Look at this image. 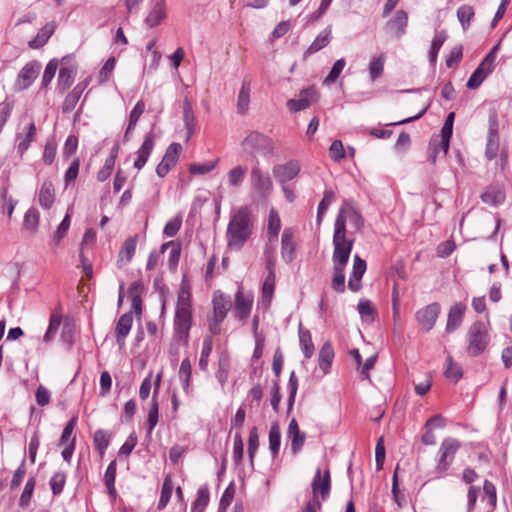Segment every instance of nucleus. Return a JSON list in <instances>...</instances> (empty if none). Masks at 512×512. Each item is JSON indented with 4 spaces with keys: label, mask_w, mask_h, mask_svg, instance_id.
Returning <instances> with one entry per match:
<instances>
[{
    "label": "nucleus",
    "mask_w": 512,
    "mask_h": 512,
    "mask_svg": "<svg viewBox=\"0 0 512 512\" xmlns=\"http://www.w3.org/2000/svg\"><path fill=\"white\" fill-rule=\"evenodd\" d=\"M312 488V497H321L322 501L328 499L331 489V479H330V471L326 469L324 471L323 476L321 475V470L318 468L316 470L315 476L311 483Z\"/></svg>",
    "instance_id": "obj_14"
},
{
    "label": "nucleus",
    "mask_w": 512,
    "mask_h": 512,
    "mask_svg": "<svg viewBox=\"0 0 512 512\" xmlns=\"http://www.w3.org/2000/svg\"><path fill=\"white\" fill-rule=\"evenodd\" d=\"M247 171V167L242 165H237L230 169L227 173L229 186L233 188L240 187L244 182Z\"/></svg>",
    "instance_id": "obj_42"
},
{
    "label": "nucleus",
    "mask_w": 512,
    "mask_h": 512,
    "mask_svg": "<svg viewBox=\"0 0 512 512\" xmlns=\"http://www.w3.org/2000/svg\"><path fill=\"white\" fill-rule=\"evenodd\" d=\"M446 39H447V34L445 31H441L433 38V40L431 42L430 49H429V53H428L429 61L432 64L436 63L439 50L441 49V47L444 44V42L446 41Z\"/></svg>",
    "instance_id": "obj_48"
},
{
    "label": "nucleus",
    "mask_w": 512,
    "mask_h": 512,
    "mask_svg": "<svg viewBox=\"0 0 512 512\" xmlns=\"http://www.w3.org/2000/svg\"><path fill=\"white\" fill-rule=\"evenodd\" d=\"M36 485V479L34 476L29 477L27 480L24 490L20 496L19 505L21 507H27L30 503L31 497L33 495V491Z\"/></svg>",
    "instance_id": "obj_57"
},
{
    "label": "nucleus",
    "mask_w": 512,
    "mask_h": 512,
    "mask_svg": "<svg viewBox=\"0 0 512 512\" xmlns=\"http://www.w3.org/2000/svg\"><path fill=\"white\" fill-rule=\"evenodd\" d=\"M173 482L170 475H167L164 479L162 489H161V495L158 502V509H163L166 507L168 502L171 499L172 492H173Z\"/></svg>",
    "instance_id": "obj_49"
},
{
    "label": "nucleus",
    "mask_w": 512,
    "mask_h": 512,
    "mask_svg": "<svg viewBox=\"0 0 512 512\" xmlns=\"http://www.w3.org/2000/svg\"><path fill=\"white\" fill-rule=\"evenodd\" d=\"M41 68L42 65L37 60H32L26 63L16 77L14 90L21 92L28 89L39 76Z\"/></svg>",
    "instance_id": "obj_7"
},
{
    "label": "nucleus",
    "mask_w": 512,
    "mask_h": 512,
    "mask_svg": "<svg viewBox=\"0 0 512 512\" xmlns=\"http://www.w3.org/2000/svg\"><path fill=\"white\" fill-rule=\"evenodd\" d=\"M133 323L132 312L124 313L118 319L115 327V336L117 344L122 347L125 345V339L128 336Z\"/></svg>",
    "instance_id": "obj_21"
},
{
    "label": "nucleus",
    "mask_w": 512,
    "mask_h": 512,
    "mask_svg": "<svg viewBox=\"0 0 512 512\" xmlns=\"http://www.w3.org/2000/svg\"><path fill=\"white\" fill-rule=\"evenodd\" d=\"M250 184L252 189L261 197H267L273 189L271 177L262 171L258 161L251 168Z\"/></svg>",
    "instance_id": "obj_8"
},
{
    "label": "nucleus",
    "mask_w": 512,
    "mask_h": 512,
    "mask_svg": "<svg viewBox=\"0 0 512 512\" xmlns=\"http://www.w3.org/2000/svg\"><path fill=\"white\" fill-rule=\"evenodd\" d=\"M408 25V14L404 10H398L385 26L388 34L400 39L405 33Z\"/></svg>",
    "instance_id": "obj_16"
},
{
    "label": "nucleus",
    "mask_w": 512,
    "mask_h": 512,
    "mask_svg": "<svg viewBox=\"0 0 512 512\" xmlns=\"http://www.w3.org/2000/svg\"><path fill=\"white\" fill-rule=\"evenodd\" d=\"M36 135V126L34 122H31L25 133H19L17 135V149L18 151L23 154L29 147L30 143L34 140Z\"/></svg>",
    "instance_id": "obj_39"
},
{
    "label": "nucleus",
    "mask_w": 512,
    "mask_h": 512,
    "mask_svg": "<svg viewBox=\"0 0 512 512\" xmlns=\"http://www.w3.org/2000/svg\"><path fill=\"white\" fill-rule=\"evenodd\" d=\"M465 310V305L460 302L455 303L450 308L445 329L447 333H452L453 331L460 327L463 321Z\"/></svg>",
    "instance_id": "obj_24"
},
{
    "label": "nucleus",
    "mask_w": 512,
    "mask_h": 512,
    "mask_svg": "<svg viewBox=\"0 0 512 512\" xmlns=\"http://www.w3.org/2000/svg\"><path fill=\"white\" fill-rule=\"evenodd\" d=\"M445 376L449 381L457 382L463 375L462 368L456 364L451 356L446 359Z\"/></svg>",
    "instance_id": "obj_53"
},
{
    "label": "nucleus",
    "mask_w": 512,
    "mask_h": 512,
    "mask_svg": "<svg viewBox=\"0 0 512 512\" xmlns=\"http://www.w3.org/2000/svg\"><path fill=\"white\" fill-rule=\"evenodd\" d=\"M54 31L55 24L53 22L47 23L45 26L41 28L37 35L29 41V47L32 49H39L43 47L49 40V38L53 35Z\"/></svg>",
    "instance_id": "obj_34"
},
{
    "label": "nucleus",
    "mask_w": 512,
    "mask_h": 512,
    "mask_svg": "<svg viewBox=\"0 0 512 512\" xmlns=\"http://www.w3.org/2000/svg\"><path fill=\"white\" fill-rule=\"evenodd\" d=\"M334 359V349L330 342L323 344L319 351V368L324 374L328 373Z\"/></svg>",
    "instance_id": "obj_35"
},
{
    "label": "nucleus",
    "mask_w": 512,
    "mask_h": 512,
    "mask_svg": "<svg viewBox=\"0 0 512 512\" xmlns=\"http://www.w3.org/2000/svg\"><path fill=\"white\" fill-rule=\"evenodd\" d=\"M331 41V28L327 27L321 31L304 53V58L320 51Z\"/></svg>",
    "instance_id": "obj_31"
},
{
    "label": "nucleus",
    "mask_w": 512,
    "mask_h": 512,
    "mask_svg": "<svg viewBox=\"0 0 512 512\" xmlns=\"http://www.w3.org/2000/svg\"><path fill=\"white\" fill-rule=\"evenodd\" d=\"M139 236L137 234L128 237L121 246L118 254V265H126L131 262L136 251Z\"/></svg>",
    "instance_id": "obj_23"
},
{
    "label": "nucleus",
    "mask_w": 512,
    "mask_h": 512,
    "mask_svg": "<svg viewBox=\"0 0 512 512\" xmlns=\"http://www.w3.org/2000/svg\"><path fill=\"white\" fill-rule=\"evenodd\" d=\"M481 200L486 204L496 206L504 202L505 193L499 187L490 186L481 194Z\"/></svg>",
    "instance_id": "obj_38"
},
{
    "label": "nucleus",
    "mask_w": 512,
    "mask_h": 512,
    "mask_svg": "<svg viewBox=\"0 0 512 512\" xmlns=\"http://www.w3.org/2000/svg\"><path fill=\"white\" fill-rule=\"evenodd\" d=\"M183 122L186 129V141H189L195 132L196 117L188 98L183 101Z\"/></svg>",
    "instance_id": "obj_29"
},
{
    "label": "nucleus",
    "mask_w": 512,
    "mask_h": 512,
    "mask_svg": "<svg viewBox=\"0 0 512 512\" xmlns=\"http://www.w3.org/2000/svg\"><path fill=\"white\" fill-rule=\"evenodd\" d=\"M499 123L498 116L495 111H491L489 114V131L486 144V157L489 160L494 159L497 156L499 149Z\"/></svg>",
    "instance_id": "obj_11"
},
{
    "label": "nucleus",
    "mask_w": 512,
    "mask_h": 512,
    "mask_svg": "<svg viewBox=\"0 0 512 512\" xmlns=\"http://www.w3.org/2000/svg\"><path fill=\"white\" fill-rule=\"evenodd\" d=\"M353 243V239L346 238V227L342 218L335 219L332 257H350Z\"/></svg>",
    "instance_id": "obj_5"
},
{
    "label": "nucleus",
    "mask_w": 512,
    "mask_h": 512,
    "mask_svg": "<svg viewBox=\"0 0 512 512\" xmlns=\"http://www.w3.org/2000/svg\"><path fill=\"white\" fill-rule=\"evenodd\" d=\"M467 341V350L471 356H478L483 353L489 342L486 325L481 321L473 323L468 330Z\"/></svg>",
    "instance_id": "obj_4"
},
{
    "label": "nucleus",
    "mask_w": 512,
    "mask_h": 512,
    "mask_svg": "<svg viewBox=\"0 0 512 512\" xmlns=\"http://www.w3.org/2000/svg\"><path fill=\"white\" fill-rule=\"evenodd\" d=\"M460 447L461 442L455 438L448 437L442 441L438 451L439 458L435 468L438 473H443L448 470Z\"/></svg>",
    "instance_id": "obj_6"
},
{
    "label": "nucleus",
    "mask_w": 512,
    "mask_h": 512,
    "mask_svg": "<svg viewBox=\"0 0 512 512\" xmlns=\"http://www.w3.org/2000/svg\"><path fill=\"white\" fill-rule=\"evenodd\" d=\"M275 289V273H267L262 285V299L267 305L270 304Z\"/></svg>",
    "instance_id": "obj_51"
},
{
    "label": "nucleus",
    "mask_w": 512,
    "mask_h": 512,
    "mask_svg": "<svg viewBox=\"0 0 512 512\" xmlns=\"http://www.w3.org/2000/svg\"><path fill=\"white\" fill-rule=\"evenodd\" d=\"M192 375V366L188 358L182 360L179 368V379L182 383L183 390L186 394L189 393L190 380Z\"/></svg>",
    "instance_id": "obj_46"
},
{
    "label": "nucleus",
    "mask_w": 512,
    "mask_h": 512,
    "mask_svg": "<svg viewBox=\"0 0 512 512\" xmlns=\"http://www.w3.org/2000/svg\"><path fill=\"white\" fill-rule=\"evenodd\" d=\"M39 217V212L36 208H29L24 216V228L35 232L39 224Z\"/></svg>",
    "instance_id": "obj_56"
},
{
    "label": "nucleus",
    "mask_w": 512,
    "mask_h": 512,
    "mask_svg": "<svg viewBox=\"0 0 512 512\" xmlns=\"http://www.w3.org/2000/svg\"><path fill=\"white\" fill-rule=\"evenodd\" d=\"M167 17L166 3L165 0H157L151 10L149 11L147 17L145 18V24L154 28L161 24V22Z\"/></svg>",
    "instance_id": "obj_22"
},
{
    "label": "nucleus",
    "mask_w": 512,
    "mask_h": 512,
    "mask_svg": "<svg viewBox=\"0 0 512 512\" xmlns=\"http://www.w3.org/2000/svg\"><path fill=\"white\" fill-rule=\"evenodd\" d=\"M57 68H58V61L56 59H52L48 62V64L45 67V70H44V73L42 76V81H41V85L43 88H46L51 83L52 79L55 76Z\"/></svg>",
    "instance_id": "obj_64"
},
{
    "label": "nucleus",
    "mask_w": 512,
    "mask_h": 512,
    "mask_svg": "<svg viewBox=\"0 0 512 512\" xmlns=\"http://www.w3.org/2000/svg\"><path fill=\"white\" fill-rule=\"evenodd\" d=\"M301 170L300 163L297 160H289L284 164H277L273 167L272 173L277 182L284 186L289 181L296 178Z\"/></svg>",
    "instance_id": "obj_10"
},
{
    "label": "nucleus",
    "mask_w": 512,
    "mask_h": 512,
    "mask_svg": "<svg viewBox=\"0 0 512 512\" xmlns=\"http://www.w3.org/2000/svg\"><path fill=\"white\" fill-rule=\"evenodd\" d=\"M281 257L287 263H291L296 257V246L293 228H285L281 236Z\"/></svg>",
    "instance_id": "obj_17"
},
{
    "label": "nucleus",
    "mask_w": 512,
    "mask_h": 512,
    "mask_svg": "<svg viewBox=\"0 0 512 512\" xmlns=\"http://www.w3.org/2000/svg\"><path fill=\"white\" fill-rule=\"evenodd\" d=\"M475 15L474 9L470 5H461L457 9V18L462 25L463 30H467L471 20Z\"/></svg>",
    "instance_id": "obj_52"
},
{
    "label": "nucleus",
    "mask_w": 512,
    "mask_h": 512,
    "mask_svg": "<svg viewBox=\"0 0 512 512\" xmlns=\"http://www.w3.org/2000/svg\"><path fill=\"white\" fill-rule=\"evenodd\" d=\"M60 324L61 316L57 314H52L50 316L48 329L43 337V342L49 343L54 338L59 329Z\"/></svg>",
    "instance_id": "obj_60"
},
{
    "label": "nucleus",
    "mask_w": 512,
    "mask_h": 512,
    "mask_svg": "<svg viewBox=\"0 0 512 512\" xmlns=\"http://www.w3.org/2000/svg\"><path fill=\"white\" fill-rule=\"evenodd\" d=\"M259 447V435L257 427H252L249 431L248 438V455L250 462L253 463L257 449Z\"/></svg>",
    "instance_id": "obj_59"
},
{
    "label": "nucleus",
    "mask_w": 512,
    "mask_h": 512,
    "mask_svg": "<svg viewBox=\"0 0 512 512\" xmlns=\"http://www.w3.org/2000/svg\"><path fill=\"white\" fill-rule=\"evenodd\" d=\"M251 83L243 80L237 99V110L240 114H245L249 109Z\"/></svg>",
    "instance_id": "obj_36"
},
{
    "label": "nucleus",
    "mask_w": 512,
    "mask_h": 512,
    "mask_svg": "<svg viewBox=\"0 0 512 512\" xmlns=\"http://www.w3.org/2000/svg\"><path fill=\"white\" fill-rule=\"evenodd\" d=\"M441 312V307L438 303H431L416 312V320L422 330L430 331Z\"/></svg>",
    "instance_id": "obj_13"
},
{
    "label": "nucleus",
    "mask_w": 512,
    "mask_h": 512,
    "mask_svg": "<svg viewBox=\"0 0 512 512\" xmlns=\"http://www.w3.org/2000/svg\"><path fill=\"white\" fill-rule=\"evenodd\" d=\"M242 150L256 157V155H262L265 158L273 157L275 155V142L266 134L259 131H250L245 138L241 141Z\"/></svg>",
    "instance_id": "obj_3"
},
{
    "label": "nucleus",
    "mask_w": 512,
    "mask_h": 512,
    "mask_svg": "<svg viewBox=\"0 0 512 512\" xmlns=\"http://www.w3.org/2000/svg\"><path fill=\"white\" fill-rule=\"evenodd\" d=\"M235 495V484L231 482L223 492L219 502V512H225L233 501Z\"/></svg>",
    "instance_id": "obj_63"
},
{
    "label": "nucleus",
    "mask_w": 512,
    "mask_h": 512,
    "mask_svg": "<svg viewBox=\"0 0 512 512\" xmlns=\"http://www.w3.org/2000/svg\"><path fill=\"white\" fill-rule=\"evenodd\" d=\"M345 65H346V61H345L344 58L338 59L334 63V65H333L331 71L329 72V74L324 79L323 84L324 85H331L332 83H334L338 79L340 74L342 73Z\"/></svg>",
    "instance_id": "obj_58"
},
{
    "label": "nucleus",
    "mask_w": 512,
    "mask_h": 512,
    "mask_svg": "<svg viewBox=\"0 0 512 512\" xmlns=\"http://www.w3.org/2000/svg\"><path fill=\"white\" fill-rule=\"evenodd\" d=\"M366 267V262L356 254L353 258V268L348 280V288L351 291L358 292L361 289V279Z\"/></svg>",
    "instance_id": "obj_18"
},
{
    "label": "nucleus",
    "mask_w": 512,
    "mask_h": 512,
    "mask_svg": "<svg viewBox=\"0 0 512 512\" xmlns=\"http://www.w3.org/2000/svg\"><path fill=\"white\" fill-rule=\"evenodd\" d=\"M116 470H117V464L116 460H113L109 463L105 474H104V483L108 490V494L112 498H116V489H115V479H116Z\"/></svg>",
    "instance_id": "obj_43"
},
{
    "label": "nucleus",
    "mask_w": 512,
    "mask_h": 512,
    "mask_svg": "<svg viewBox=\"0 0 512 512\" xmlns=\"http://www.w3.org/2000/svg\"><path fill=\"white\" fill-rule=\"evenodd\" d=\"M144 110H145V103L142 100H139L135 104L132 111L130 112L129 124L126 129L125 135H124L125 139L128 138L129 133L135 128V126H136L137 122L139 121L141 115L143 114Z\"/></svg>",
    "instance_id": "obj_47"
},
{
    "label": "nucleus",
    "mask_w": 512,
    "mask_h": 512,
    "mask_svg": "<svg viewBox=\"0 0 512 512\" xmlns=\"http://www.w3.org/2000/svg\"><path fill=\"white\" fill-rule=\"evenodd\" d=\"M385 55L373 56L368 65V71L371 81H376L384 72Z\"/></svg>",
    "instance_id": "obj_40"
},
{
    "label": "nucleus",
    "mask_w": 512,
    "mask_h": 512,
    "mask_svg": "<svg viewBox=\"0 0 512 512\" xmlns=\"http://www.w3.org/2000/svg\"><path fill=\"white\" fill-rule=\"evenodd\" d=\"M287 438L290 441L292 453L296 455L305 443L306 434L299 429L295 418H293L288 425Z\"/></svg>",
    "instance_id": "obj_19"
},
{
    "label": "nucleus",
    "mask_w": 512,
    "mask_h": 512,
    "mask_svg": "<svg viewBox=\"0 0 512 512\" xmlns=\"http://www.w3.org/2000/svg\"><path fill=\"white\" fill-rule=\"evenodd\" d=\"M342 218L343 224L349 223L355 228L356 231H360L363 227V218L359 211L356 209L354 202L350 199H345L339 208L336 219Z\"/></svg>",
    "instance_id": "obj_12"
},
{
    "label": "nucleus",
    "mask_w": 512,
    "mask_h": 512,
    "mask_svg": "<svg viewBox=\"0 0 512 512\" xmlns=\"http://www.w3.org/2000/svg\"><path fill=\"white\" fill-rule=\"evenodd\" d=\"M491 72H492L491 70H487V68L485 66H482L481 64H479V66L474 70V72L468 79L467 84H466L467 87L469 89L478 88Z\"/></svg>",
    "instance_id": "obj_45"
},
{
    "label": "nucleus",
    "mask_w": 512,
    "mask_h": 512,
    "mask_svg": "<svg viewBox=\"0 0 512 512\" xmlns=\"http://www.w3.org/2000/svg\"><path fill=\"white\" fill-rule=\"evenodd\" d=\"M212 303L213 317L217 318L218 320H224L227 312L231 308L230 297L218 291L214 293Z\"/></svg>",
    "instance_id": "obj_25"
},
{
    "label": "nucleus",
    "mask_w": 512,
    "mask_h": 512,
    "mask_svg": "<svg viewBox=\"0 0 512 512\" xmlns=\"http://www.w3.org/2000/svg\"><path fill=\"white\" fill-rule=\"evenodd\" d=\"M298 332L301 350L304 354V357L309 359L313 356L315 350L311 333L308 329L304 328L301 323L299 324Z\"/></svg>",
    "instance_id": "obj_33"
},
{
    "label": "nucleus",
    "mask_w": 512,
    "mask_h": 512,
    "mask_svg": "<svg viewBox=\"0 0 512 512\" xmlns=\"http://www.w3.org/2000/svg\"><path fill=\"white\" fill-rule=\"evenodd\" d=\"M348 260L349 257H332L333 278L331 286L338 293L345 291V267Z\"/></svg>",
    "instance_id": "obj_15"
},
{
    "label": "nucleus",
    "mask_w": 512,
    "mask_h": 512,
    "mask_svg": "<svg viewBox=\"0 0 512 512\" xmlns=\"http://www.w3.org/2000/svg\"><path fill=\"white\" fill-rule=\"evenodd\" d=\"M253 233L252 211L249 206H240L231 211L226 230L227 245L239 251Z\"/></svg>",
    "instance_id": "obj_1"
},
{
    "label": "nucleus",
    "mask_w": 512,
    "mask_h": 512,
    "mask_svg": "<svg viewBox=\"0 0 512 512\" xmlns=\"http://www.w3.org/2000/svg\"><path fill=\"white\" fill-rule=\"evenodd\" d=\"M168 247H172L169 255L168 264L171 269H174L178 265L181 254V248L179 245L175 244L174 241H169L162 244L161 252H164Z\"/></svg>",
    "instance_id": "obj_55"
},
{
    "label": "nucleus",
    "mask_w": 512,
    "mask_h": 512,
    "mask_svg": "<svg viewBox=\"0 0 512 512\" xmlns=\"http://www.w3.org/2000/svg\"><path fill=\"white\" fill-rule=\"evenodd\" d=\"M335 198V194L332 190H325L323 199L318 205L317 209V225L319 226L322 222L323 216L325 215L326 211L328 210L329 205Z\"/></svg>",
    "instance_id": "obj_54"
},
{
    "label": "nucleus",
    "mask_w": 512,
    "mask_h": 512,
    "mask_svg": "<svg viewBox=\"0 0 512 512\" xmlns=\"http://www.w3.org/2000/svg\"><path fill=\"white\" fill-rule=\"evenodd\" d=\"M192 325L191 288L184 279L180 285L174 318V330L179 339H186Z\"/></svg>",
    "instance_id": "obj_2"
},
{
    "label": "nucleus",
    "mask_w": 512,
    "mask_h": 512,
    "mask_svg": "<svg viewBox=\"0 0 512 512\" xmlns=\"http://www.w3.org/2000/svg\"><path fill=\"white\" fill-rule=\"evenodd\" d=\"M252 303V297L250 295H245L242 289L239 288L235 295V311L240 319H245L249 316Z\"/></svg>",
    "instance_id": "obj_27"
},
{
    "label": "nucleus",
    "mask_w": 512,
    "mask_h": 512,
    "mask_svg": "<svg viewBox=\"0 0 512 512\" xmlns=\"http://www.w3.org/2000/svg\"><path fill=\"white\" fill-rule=\"evenodd\" d=\"M115 64H116V60L114 57H110L107 59V61L104 63V65L102 66V68L99 71V75H98L99 84H104L105 82H107L110 79V77L113 73V70L115 68Z\"/></svg>",
    "instance_id": "obj_62"
},
{
    "label": "nucleus",
    "mask_w": 512,
    "mask_h": 512,
    "mask_svg": "<svg viewBox=\"0 0 512 512\" xmlns=\"http://www.w3.org/2000/svg\"><path fill=\"white\" fill-rule=\"evenodd\" d=\"M280 229H281V220H280L279 214L274 208H271L269 211L268 223H267V238H268L269 243L272 244L277 241Z\"/></svg>",
    "instance_id": "obj_32"
},
{
    "label": "nucleus",
    "mask_w": 512,
    "mask_h": 512,
    "mask_svg": "<svg viewBox=\"0 0 512 512\" xmlns=\"http://www.w3.org/2000/svg\"><path fill=\"white\" fill-rule=\"evenodd\" d=\"M209 488L208 486L202 485L197 491V497L192 505L191 512H204L205 508L209 504Z\"/></svg>",
    "instance_id": "obj_44"
},
{
    "label": "nucleus",
    "mask_w": 512,
    "mask_h": 512,
    "mask_svg": "<svg viewBox=\"0 0 512 512\" xmlns=\"http://www.w3.org/2000/svg\"><path fill=\"white\" fill-rule=\"evenodd\" d=\"M182 151V146L179 143H171L162 158V161L169 164L170 167H174L178 161L179 155Z\"/></svg>",
    "instance_id": "obj_50"
},
{
    "label": "nucleus",
    "mask_w": 512,
    "mask_h": 512,
    "mask_svg": "<svg viewBox=\"0 0 512 512\" xmlns=\"http://www.w3.org/2000/svg\"><path fill=\"white\" fill-rule=\"evenodd\" d=\"M55 201V188L50 179H46L41 184L38 202L43 209H50Z\"/></svg>",
    "instance_id": "obj_26"
},
{
    "label": "nucleus",
    "mask_w": 512,
    "mask_h": 512,
    "mask_svg": "<svg viewBox=\"0 0 512 512\" xmlns=\"http://www.w3.org/2000/svg\"><path fill=\"white\" fill-rule=\"evenodd\" d=\"M93 441L96 450H98L100 454H104L110 443L107 433L102 429H98L94 433Z\"/></svg>",
    "instance_id": "obj_61"
},
{
    "label": "nucleus",
    "mask_w": 512,
    "mask_h": 512,
    "mask_svg": "<svg viewBox=\"0 0 512 512\" xmlns=\"http://www.w3.org/2000/svg\"><path fill=\"white\" fill-rule=\"evenodd\" d=\"M65 60L66 58H63L62 61ZM75 73L76 69L73 66H64V62H62L57 81V89L59 93H64L72 85Z\"/></svg>",
    "instance_id": "obj_28"
},
{
    "label": "nucleus",
    "mask_w": 512,
    "mask_h": 512,
    "mask_svg": "<svg viewBox=\"0 0 512 512\" xmlns=\"http://www.w3.org/2000/svg\"><path fill=\"white\" fill-rule=\"evenodd\" d=\"M319 100V93L313 86L302 89L297 99H289L287 108L290 112L296 113L309 108L313 103Z\"/></svg>",
    "instance_id": "obj_9"
},
{
    "label": "nucleus",
    "mask_w": 512,
    "mask_h": 512,
    "mask_svg": "<svg viewBox=\"0 0 512 512\" xmlns=\"http://www.w3.org/2000/svg\"><path fill=\"white\" fill-rule=\"evenodd\" d=\"M281 444V430L280 426L277 422H273L270 426L269 431V450L272 454V457L275 458L280 449Z\"/></svg>",
    "instance_id": "obj_41"
},
{
    "label": "nucleus",
    "mask_w": 512,
    "mask_h": 512,
    "mask_svg": "<svg viewBox=\"0 0 512 512\" xmlns=\"http://www.w3.org/2000/svg\"><path fill=\"white\" fill-rule=\"evenodd\" d=\"M160 380H161V375L159 374V375H157L155 389H154V393H153V397H152V403H151V407L148 412L147 431L149 434L152 433V431L154 430L155 426L158 423L159 404H158V401L156 398V394L158 393Z\"/></svg>",
    "instance_id": "obj_30"
},
{
    "label": "nucleus",
    "mask_w": 512,
    "mask_h": 512,
    "mask_svg": "<svg viewBox=\"0 0 512 512\" xmlns=\"http://www.w3.org/2000/svg\"><path fill=\"white\" fill-rule=\"evenodd\" d=\"M154 148V136L152 132L145 135L144 141L138 151L136 152L137 158L134 161V168L140 170L147 163Z\"/></svg>",
    "instance_id": "obj_20"
},
{
    "label": "nucleus",
    "mask_w": 512,
    "mask_h": 512,
    "mask_svg": "<svg viewBox=\"0 0 512 512\" xmlns=\"http://www.w3.org/2000/svg\"><path fill=\"white\" fill-rule=\"evenodd\" d=\"M455 118V113L451 112L447 115L445 123L441 130V141L439 142V147L443 150V153L446 154L449 149V142L452 136V128L453 122Z\"/></svg>",
    "instance_id": "obj_37"
}]
</instances>
